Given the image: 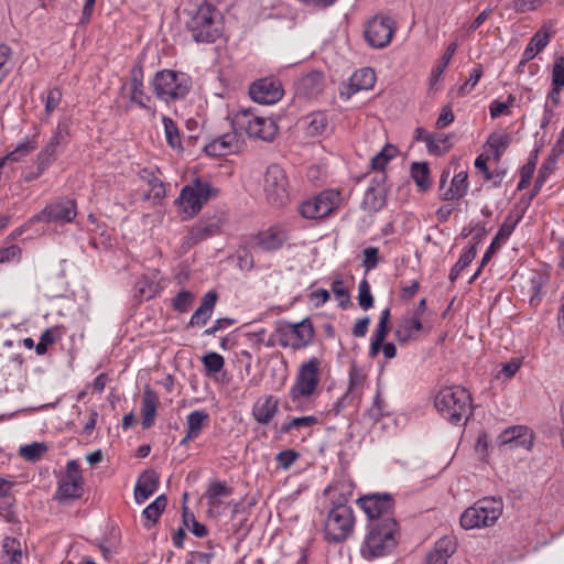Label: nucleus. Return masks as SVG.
I'll return each mask as SVG.
<instances>
[{"label": "nucleus", "instance_id": "1", "mask_svg": "<svg viewBox=\"0 0 564 564\" xmlns=\"http://www.w3.org/2000/svg\"><path fill=\"white\" fill-rule=\"evenodd\" d=\"M186 31L197 43H214L224 31V17L210 2L202 1L184 9Z\"/></svg>", "mask_w": 564, "mask_h": 564}, {"label": "nucleus", "instance_id": "2", "mask_svg": "<svg viewBox=\"0 0 564 564\" xmlns=\"http://www.w3.org/2000/svg\"><path fill=\"white\" fill-rule=\"evenodd\" d=\"M400 528L393 518L369 522L360 552L364 558L372 560L390 555L397 549Z\"/></svg>", "mask_w": 564, "mask_h": 564}, {"label": "nucleus", "instance_id": "3", "mask_svg": "<svg viewBox=\"0 0 564 564\" xmlns=\"http://www.w3.org/2000/svg\"><path fill=\"white\" fill-rule=\"evenodd\" d=\"M322 364L318 357H311L299 366L289 390L293 409L305 410L304 404L317 395L323 375Z\"/></svg>", "mask_w": 564, "mask_h": 564}, {"label": "nucleus", "instance_id": "4", "mask_svg": "<svg viewBox=\"0 0 564 564\" xmlns=\"http://www.w3.org/2000/svg\"><path fill=\"white\" fill-rule=\"evenodd\" d=\"M435 408L453 424H458L470 413L471 398L462 387H445L435 397Z\"/></svg>", "mask_w": 564, "mask_h": 564}, {"label": "nucleus", "instance_id": "5", "mask_svg": "<svg viewBox=\"0 0 564 564\" xmlns=\"http://www.w3.org/2000/svg\"><path fill=\"white\" fill-rule=\"evenodd\" d=\"M235 130L246 132L252 139L272 141L278 133V126L272 118L260 116L253 109H239L232 117Z\"/></svg>", "mask_w": 564, "mask_h": 564}, {"label": "nucleus", "instance_id": "6", "mask_svg": "<svg viewBox=\"0 0 564 564\" xmlns=\"http://www.w3.org/2000/svg\"><path fill=\"white\" fill-rule=\"evenodd\" d=\"M502 510L501 499L482 498L462 513L460 525L465 530L491 527L500 518Z\"/></svg>", "mask_w": 564, "mask_h": 564}, {"label": "nucleus", "instance_id": "7", "mask_svg": "<svg viewBox=\"0 0 564 564\" xmlns=\"http://www.w3.org/2000/svg\"><path fill=\"white\" fill-rule=\"evenodd\" d=\"M191 86V78L186 74L171 69L158 72L152 79L155 96L165 102L183 99Z\"/></svg>", "mask_w": 564, "mask_h": 564}, {"label": "nucleus", "instance_id": "8", "mask_svg": "<svg viewBox=\"0 0 564 564\" xmlns=\"http://www.w3.org/2000/svg\"><path fill=\"white\" fill-rule=\"evenodd\" d=\"M218 195V189L207 181L194 180L189 185L182 188L176 203L185 218H193L212 198Z\"/></svg>", "mask_w": 564, "mask_h": 564}, {"label": "nucleus", "instance_id": "9", "mask_svg": "<svg viewBox=\"0 0 564 564\" xmlns=\"http://www.w3.org/2000/svg\"><path fill=\"white\" fill-rule=\"evenodd\" d=\"M355 516L347 503L339 502L329 511L324 522V536L330 543H341L354 532Z\"/></svg>", "mask_w": 564, "mask_h": 564}, {"label": "nucleus", "instance_id": "10", "mask_svg": "<svg viewBox=\"0 0 564 564\" xmlns=\"http://www.w3.org/2000/svg\"><path fill=\"white\" fill-rule=\"evenodd\" d=\"M276 334L280 346L300 350L313 341L315 330L311 319L304 318L297 323H279Z\"/></svg>", "mask_w": 564, "mask_h": 564}, {"label": "nucleus", "instance_id": "11", "mask_svg": "<svg viewBox=\"0 0 564 564\" xmlns=\"http://www.w3.org/2000/svg\"><path fill=\"white\" fill-rule=\"evenodd\" d=\"M341 203V195L336 189H325L319 194L303 200L299 212L306 219H323L334 214Z\"/></svg>", "mask_w": 564, "mask_h": 564}, {"label": "nucleus", "instance_id": "12", "mask_svg": "<svg viewBox=\"0 0 564 564\" xmlns=\"http://www.w3.org/2000/svg\"><path fill=\"white\" fill-rule=\"evenodd\" d=\"M77 216V206L74 199L59 198L47 204L39 214L34 215L31 223H54L56 225L70 224Z\"/></svg>", "mask_w": 564, "mask_h": 564}, {"label": "nucleus", "instance_id": "13", "mask_svg": "<svg viewBox=\"0 0 564 564\" xmlns=\"http://www.w3.org/2000/svg\"><path fill=\"white\" fill-rule=\"evenodd\" d=\"M288 178L284 170L272 164L267 169L263 181V191L270 204L284 205L289 199Z\"/></svg>", "mask_w": 564, "mask_h": 564}, {"label": "nucleus", "instance_id": "14", "mask_svg": "<svg viewBox=\"0 0 564 564\" xmlns=\"http://www.w3.org/2000/svg\"><path fill=\"white\" fill-rule=\"evenodd\" d=\"M395 32V22L387 15H376L370 19L365 28V39L373 48L388 46Z\"/></svg>", "mask_w": 564, "mask_h": 564}, {"label": "nucleus", "instance_id": "15", "mask_svg": "<svg viewBox=\"0 0 564 564\" xmlns=\"http://www.w3.org/2000/svg\"><path fill=\"white\" fill-rule=\"evenodd\" d=\"M83 486L84 478L79 464L76 460H69L66 465V473L58 482L56 498L59 501L78 499L83 495Z\"/></svg>", "mask_w": 564, "mask_h": 564}, {"label": "nucleus", "instance_id": "16", "mask_svg": "<svg viewBox=\"0 0 564 564\" xmlns=\"http://www.w3.org/2000/svg\"><path fill=\"white\" fill-rule=\"evenodd\" d=\"M360 508L367 514L369 522L392 518L393 500L390 495L375 494L359 499Z\"/></svg>", "mask_w": 564, "mask_h": 564}, {"label": "nucleus", "instance_id": "17", "mask_svg": "<svg viewBox=\"0 0 564 564\" xmlns=\"http://www.w3.org/2000/svg\"><path fill=\"white\" fill-rule=\"evenodd\" d=\"M251 99L258 104L271 105L283 96L281 83L274 78H262L254 82L249 89Z\"/></svg>", "mask_w": 564, "mask_h": 564}, {"label": "nucleus", "instance_id": "18", "mask_svg": "<svg viewBox=\"0 0 564 564\" xmlns=\"http://www.w3.org/2000/svg\"><path fill=\"white\" fill-rule=\"evenodd\" d=\"M423 328L420 312L408 313L398 322L394 337L400 344H408L416 340Z\"/></svg>", "mask_w": 564, "mask_h": 564}, {"label": "nucleus", "instance_id": "19", "mask_svg": "<svg viewBox=\"0 0 564 564\" xmlns=\"http://www.w3.org/2000/svg\"><path fill=\"white\" fill-rule=\"evenodd\" d=\"M288 239L286 231L281 227H270L258 232L251 238V246L262 251H275L280 249Z\"/></svg>", "mask_w": 564, "mask_h": 564}, {"label": "nucleus", "instance_id": "20", "mask_svg": "<svg viewBox=\"0 0 564 564\" xmlns=\"http://www.w3.org/2000/svg\"><path fill=\"white\" fill-rule=\"evenodd\" d=\"M240 139L237 130L215 138L205 145V152L213 156H224L238 151Z\"/></svg>", "mask_w": 564, "mask_h": 564}, {"label": "nucleus", "instance_id": "21", "mask_svg": "<svg viewBox=\"0 0 564 564\" xmlns=\"http://www.w3.org/2000/svg\"><path fill=\"white\" fill-rule=\"evenodd\" d=\"M130 100L137 104L139 107L151 110L150 101L151 97L144 91L143 86V68L140 65H135L130 70Z\"/></svg>", "mask_w": 564, "mask_h": 564}, {"label": "nucleus", "instance_id": "22", "mask_svg": "<svg viewBox=\"0 0 564 564\" xmlns=\"http://www.w3.org/2000/svg\"><path fill=\"white\" fill-rule=\"evenodd\" d=\"M375 83V70L370 67L360 68L351 75L346 90H341L340 96L348 99L357 91L371 89Z\"/></svg>", "mask_w": 564, "mask_h": 564}, {"label": "nucleus", "instance_id": "23", "mask_svg": "<svg viewBox=\"0 0 564 564\" xmlns=\"http://www.w3.org/2000/svg\"><path fill=\"white\" fill-rule=\"evenodd\" d=\"M160 486V477L154 470H145L143 471L135 484L134 487V500L137 503H144L158 489Z\"/></svg>", "mask_w": 564, "mask_h": 564}, {"label": "nucleus", "instance_id": "24", "mask_svg": "<svg viewBox=\"0 0 564 564\" xmlns=\"http://www.w3.org/2000/svg\"><path fill=\"white\" fill-rule=\"evenodd\" d=\"M502 445H509L510 448H525L530 449L532 446L533 436L531 431L525 426H512L503 431L499 436Z\"/></svg>", "mask_w": 564, "mask_h": 564}, {"label": "nucleus", "instance_id": "25", "mask_svg": "<svg viewBox=\"0 0 564 564\" xmlns=\"http://www.w3.org/2000/svg\"><path fill=\"white\" fill-rule=\"evenodd\" d=\"M456 551V541L452 536L440 539L426 555V564H447Z\"/></svg>", "mask_w": 564, "mask_h": 564}, {"label": "nucleus", "instance_id": "26", "mask_svg": "<svg viewBox=\"0 0 564 564\" xmlns=\"http://www.w3.org/2000/svg\"><path fill=\"white\" fill-rule=\"evenodd\" d=\"M278 399L273 395H265L256 401L252 406V415L260 424H269L278 412Z\"/></svg>", "mask_w": 564, "mask_h": 564}, {"label": "nucleus", "instance_id": "27", "mask_svg": "<svg viewBox=\"0 0 564 564\" xmlns=\"http://www.w3.org/2000/svg\"><path fill=\"white\" fill-rule=\"evenodd\" d=\"M305 132L308 137H324L330 131L329 120L324 111H314L303 119Z\"/></svg>", "mask_w": 564, "mask_h": 564}, {"label": "nucleus", "instance_id": "28", "mask_svg": "<svg viewBox=\"0 0 564 564\" xmlns=\"http://www.w3.org/2000/svg\"><path fill=\"white\" fill-rule=\"evenodd\" d=\"M158 406L159 398L156 393L152 389L147 387L143 391L141 402V424L143 429H150L154 424Z\"/></svg>", "mask_w": 564, "mask_h": 564}, {"label": "nucleus", "instance_id": "29", "mask_svg": "<svg viewBox=\"0 0 564 564\" xmlns=\"http://www.w3.org/2000/svg\"><path fill=\"white\" fill-rule=\"evenodd\" d=\"M216 302L217 293L214 291L207 292L198 308L193 313L189 319V326H204L212 317Z\"/></svg>", "mask_w": 564, "mask_h": 564}, {"label": "nucleus", "instance_id": "30", "mask_svg": "<svg viewBox=\"0 0 564 564\" xmlns=\"http://www.w3.org/2000/svg\"><path fill=\"white\" fill-rule=\"evenodd\" d=\"M219 231V223L217 220L199 221L191 228L186 236L188 245H196Z\"/></svg>", "mask_w": 564, "mask_h": 564}, {"label": "nucleus", "instance_id": "31", "mask_svg": "<svg viewBox=\"0 0 564 564\" xmlns=\"http://www.w3.org/2000/svg\"><path fill=\"white\" fill-rule=\"evenodd\" d=\"M324 85V76L318 70H313L303 77L297 83V90L305 96H315L322 91Z\"/></svg>", "mask_w": 564, "mask_h": 564}, {"label": "nucleus", "instance_id": "32", "mask_svg": "<svg viewBox=\"0 0 564 564\" xmlns=\"http://www.w3.org/2000/svg\"><path fill=\"white\" fill-rule=\"evenodd\" d=\"M468 174L466 171H460L454 175L451 186L442 194L444 200H454L463 198L468 191Z\"/></svg>", "mask_w": 564, "mask_h": 564}, {"label": "nucleus", "instance_id": "33", "mask_svg": "<svg viewBox=\"0 0 564 564\" xmlns=\"http://www.w3.org/2000/svg\"><path fill=\"white\" fill-rule=\"evenodd\" d=\"M458 45L457 43L453 42L451 43L442 58L440 59L438 64L432 69L430 75V88L436 89L438 82L441 80L443 73L447 68L452 57L454 56Z\"/></svg>", "mask_w": 564, "mask_h": 564}, {"label": "nucleus", "instance_id": "34", "mask_svg": "<svg viewBox=\"0 0 564 564\" xmlns=\"http://www.w3.org/2000/svg\"><path fill=\"white\" fill-rule=\"evenodd\" d=\"M208 420L209 415L204 410L191 412L186 417V430L189 432V437H197L208 423Z\"/></svg>", "mask_w": 564, "mask_h": 564}, {"label": "nucleus", "instance_id": "35", "mask_svg": "<svg viewBox=\"0 0 564 564\" xmlns=\"http://www.w3.org/2000/svg\"><path fill=\"white\" fill-rule=\"evenodd\" d=\"M231 495V489L225 482H213L206 491V499L209 508L216 509L221 503V498Z\"/></svg>", "mask_w": 564, "mask_h": 564}, {"label": "nucleus", "instance_id": "36", "mask_svg": "<svg viewBox=\"0 0 564 564\" xmlns=\"http://www.w3.org/2000/svg\"><path fill=\"white\" fill-rule=\"evenodd\" d=\"M511 142V137L507 132H494L487 139V145L492 152L495 160H500L502 153Z\"/></svg>", "mask_w": 564, "mask_h": 564}, {"label": "nucleus", "instance_id": "37", "mask_svg": "<svg viewBox=\"0 0 564 564\" xmlns=\"http://www.w3.org/2000/svg\"><path fill=\"white\" fill-rule=\"evenodd\" d=\"M162 122L164 126L165 140H166L167 144L176 151H182L183 150L182 138H181L178 127L176 126L174 120L172 118L163 116Z\"/></svg>", "mask_w": 564, "mask_h": 564}, {"label": "nucleus", "instance_id": "38", "mask_svg": "<svg viewBox=\"0 0 564 564\" xmlns=\"http://www.w3.org/2000/svg\"><path fill=\"white\" fill-rule=\"evenodd\" d=\"M2 553L8 557L9 564H20L22 552L21 543L18 539L12 536H6L2 540Z\"/></svg>", "mask_w": 564, "mask_h": 564}, {"label": "nucleus", "instance_id": "39", "mask_svg": "<svg viewBox=\"0 0 564 564\" xmlns=\"http://www.w3.org/2000/svg\"><path fill=\"white\" fill-rule=\"evenodd\" d=\"M553 25L544 24L530 40L528 43L534 48L536 53L541 52L550 42L553 35Z\"/></svg>", "mask_w": 564, "mask_h": 564}, {"label": "nucleus", "instance_id": "40", "mask_svg": "<svg viewBox=\"0 0 564 564\" xmlns=\"http://www.w3.org/2000/svg\"><path fill=\"white\" fill-rule=\"evenodd\" d=\"M397 152L394 145L386 144L382 150L371 159V169L375 171H383L388 162L395 156Z\"/></svg>", "mask_w": 564, "mask_h": 564}, {"label": "nucleus", "instance_id": "41", "mask_svg": "<svg viewBox=\"0 0 564 564\" xmlns=\"http://www.w3.org/2000/svg\"><path fill=\"white\" fill-rule=\"evenodd\" d=\"M475 257H476V248L475 247L468 248L460 254L458 261L453 265V268L449 271L448 278H449L451 282H455L458 279L460 272L473 262Z\"/></svg>", "mask_w": 564, "mask_h": 564}, {"label": "nucleus", "instance_id": "42", "mask_svg": "<svg viewBox=\"0 0 564 564\" xmlns=\"http://www.w3.org/2000/svg\"><path fill=\"white\" fill-rule=\"evenodd\" d=\"M423 140L429 150L435 153L451 148L449 137L444 133H425Z\"/></svg>", "mask_w": 564, "mask_h": 564}, {"label": "nucleus", "instance_id": "43", "mask_svg": "<svg viewBox=\"0 0 564 564\" xmlns=\"http://www.w3.org/2000/svg\"><path fill=\"white\" fill-rule=\"evenodd\" d=\"M411 176L422 191L430 187V170L426 163H413L411 166Z\"/></svg>", "mask_w": 564, "mask_h": 564}, {"label": "nucleus", "instance_id": "44", "mask_svg": "<svg viewBox=\"0 0 564 564\" xmlns=\"http://www.w3.org/2000/svg\"><path fill=\"white\" fill-rule=\"evenodd\" d=\"M36 149V142L31 140H25L21 143H19L13 151L8 153L2 159L6 162H20L22 161L26 155H29L31 152H33Z\"/></svg>", "mask_w": 564, "mask_h": 564}, {"label": "nucleus", "instance_id": "45", "mask_svg": "<svg viewBox=\"0 0 564 564\" xmlns=\"http://www.w3.org/2000/svg\"><path fill=\"white\" fill-rule=\"evenodd\" d=\"M167 505L165 495L159 496L142 512L143 517L151 523H155Z\"/></svg>", "mask_w": 564, "mask_h": 564}, {"label": "nucleus", "instance_id": "46", "mask_svg": "<svg viewBox=\"0 0 564 564\" xmlns=\"http://www.w3.org/2000/svg\"><path fill=\"white\" fill-rule=\"evenodd\" d=\"M318 423L314 415L293 417L281 426V433H290L292 430L310 429Z\"/></svg>", "mask_w": 564, "mask_h": 564}, {"label": "nucleus", "instance_id": "47", "mask_svg": "<svg viewBox=\"0 0 564 564\" xmlns=\"http://www.w3.org/2000/svg\"><path fill=\"white\" fill-rule=\"evenodd\" d=\"M365 382V375L355 366L349 369L347 393L359 397Z\"/></svg>", "mask_w": 564, "mask_h": 564}, {"label": "nucleus", "instance_id": "48", "mask_svg": "<svg viewBox=\"0 0 564 564\" xmlns=\"http://www.w3.org/2000/svg\"><path fill=\"white\" fill-rule=\"evenodd\" d=\"M546 279L540 273H534L529 281L530 304L538 305L542 299V289Z\"/></svg>", "mask_w": 564, "mask_h": 564}, {"label": "nucleus", "instance_id": "49", "mask_svg": "<svg viewBox=\"0 0 564 564\" xmlns=\"http://www.w3.org/2000/svg\"><path fill=\"white\" fill-rule=\"evenodd\" d=\"M330 290L339 302V306L346 308L350 304L348 288L343 280L336 279L332 282Z\"/></svg>", "mask_w": 564, "mask_h": 564}, {"label": "nucleus", "instance_id": "50", "mask_svg": "<svg viewBox=\"0 0 564 564\" xmlns=\"http://www.w3.org/2000/svg\"><path fill=\"white\" fill-rule=\"evenodd\" d=\"M358 304L365 311L373 306V296L366 279L361 280L358 285Z\"/></svg>", "mask_w": 564, "mask_h": 564}, {"label": "nucleus", "instance_id": "51", "mask_svg": "<svg viewBox=\"0 0 564 564\" xmlns=\"http://www.w3.org/2000/svg\"><path fill=\"white\" fill-rule=\"evenodd\" d=\"M328 490L334 494L337 492L340 497L339 502L346 503L352 497L354 485L350 480H337Z\"/></svg>", "mask_w": 564, "mask_h": 564}, {"label": "nucleus", "instance_id": "52", "mask_svg": "<svg viewBox=\"0 0 564 564\" xmlns=\"http://www.w3.org/2000/svg\"><path fill=\"white\" fill-rule=\"evenodd\" d=\"M46 451V446L42 443H32L20 447V455L30 462L37 460Z\"/></svg>", "mask_w": 564, "mask_h": 564}, {"label": "nucleus", "instance_id": "53", "mask_svg": "<svg viewBox=\"0 0 564 564\" xmlns=\"http://www.w3.org/2000/svg\"><path fill=\"white\" fill-rule=\"evenodd\" d=\"M482 73H484V69H482L481 65L475 66L469 74V78L463 85L459 86V88H458L459 95L465 96V95L469 94L478 84L479 79L482 76Z\"/></svg>", "mask_w": 564, "mask_h": 564}, {"label": "nucleus", "instance_id": "54", "mask_svg": "<svg viewBox=\"0 0 564 564\" xmlns=\"http://www.w3.org/2000/svg\"><path fill=\"white\" fill-rule=\"evenodd\" d=\"M202 362L208 372H219L225 365V359L217 352H209L202 358Z\"/></svg>", "mask_w": 564, "mask_h": 564}, {"label": "nucleus", "instance_id": "55", "mask_svg": "<svg viewBox=\"0 0 564 564\" xmlns=\"http://www.w3.org/2000/svg\"><path fill=\"white\" fill-rule=\"evenodd\" d=\"M518 223H519L518 217H513L512 215H509L505 219L503 224L500 226V228L496 235V240L506 242L509 239V237L512 235V232L514 231Z\"/></svg>", "mask_w": 564, "mask_h": 564}, {"label": "nucleus", "instance_id": "56", "mask_svg": "<svg viewBox=\"0 0 564 564\" xmlns=\"http://www.w3.org/2000/svg\"><path fill=\"white\" fill-rule=\"evenodd\" d=\"M22 250L17 245L0 248V264L19 262L21 260Z\"/></svg>", "mask_w": 564, "mask_h": 564}, {"label": "nucleus", "instance_id": "57", "mask_svg": "<svg viewBox=\"0 0 564 564\" xmlns=\"http://www.w3.org/2000/svg\"><path fill=\"white\" fill-rule=\"evenodd\" d=\"M552 86L564 88V56L554 59L552 68Z\"/></svg>", "mask_w": 564, "mask_h": 564}, {"label": "nucleus", "instance_id": "58", "mask_svg": "<svg viewBox=\"0 0 564 564\" xmlns=\"http://www.w3.org/2000/svg\"><path fill=\"white\" fill-rule=\"evenodd\" d=\"M556 161L557 159L551 154L550 158L541 165L535 181L536 188L541 187L545 183L549 175L553 172Z\"/></svg>", "mask_w": 564, "mask_h": 564}, {"label": "nucleus", "instance_id": "59", "mask_svg": "<svg viewBox=\"0 0 564 564\" xmlns=\"http://www.w3.org/2000/svg\"><path fill=\"white\" fill-rule=\"evenodd\" d=\"M194 300V294L189 291H181L173 301V306L176 311L185 313L189 310Z\"/></svg>", "mask_w": 564, "mask_h": 564}, {"label": "nucleus", "instance_id": "60", "mask_svg": "<svg viewBox=\"0 0 564 564\" xmlns=\"http://www.w3.org/2000/svg\"><path fill=\"white\" fill-rule=\"evenodd\" d=\"M300 457V454L294 449H284L276 455L279 467L288 470Z\"/></svg>", "mask_w": 564, "mask_h": 564}, {"label": "nucleus", "instance_id": "61", "mask_svg": "<svg viewBox=\"0 0 564 564\" xmlns=\"http://www.w3.org/2000/svg\"><path fill=\"white\" fill-rule=\"evenodd\" d=\"M11 48L8 45L0 44V84L10 72L9 59L11 57Z\"/></svg>", "mask_w": 564, "mask_h": 564}, {"label": "nucleus", "instance_id": "62", "mask_svg": "<svg viewBox=\"0 0 564 564\" xmlns=\"http://www.w3.org/2000/svg\"><path fill=\"white\" fill-rule=\"evenodd\" d=\"M378 262H379L378 248H375V247L366 248L364 250V260H362V265H364L365 270L367 272L373 270L378 265Z\"/></svg>", "mask_w": 564, "mask_h": 564}, {"label": "nucleus", "instance_id": "63", "mask_svg": "<svg viewBox=\"0 0 564 564\" xmlns=\"http://www.w3.org/2000/svg\"><path fill=\"white\" fill-rule=\"evenodd\" d=\"M62 90L57 87L48 90L45 100V111L47 115H51L58 107L62 100Z\"/></svg>", "mask_w": 564, "mask_h": 564}, {"label": "nucleus", "instance_id": "64", "mask_svg": "<svg viewBox=\"0 0 564 564\" xmlns=\"http://www.w3.org/2000/svg\"><path fill=\"white\" fill-rule=\"evenodd\" d=\"M513 102H514V97H512V96H509L507 101H501L498 99L494 100L489 107L491 118L495 119V118H498L499 116L503 115L509 109V107H511L513 105Z\"/></svg>", "mask_w": 564, "mask_h": 564}]
</instances>
